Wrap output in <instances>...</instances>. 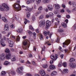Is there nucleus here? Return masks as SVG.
<instances>
[{
	"label": "nucleus",
	"instance_id": "obj_29",
	"mask_svg": "<svg viewBox=\"0 0 76 76\" xmlns=\"http://www.w3.org/2000/svg\"><path fill=\"white\" fill-rule=\"evenodd\" d=\"M63 72L65 73H68V72H69V70L67 69H65L63 70Z\"/></svg>",
	"mask_w": 76,
	"mask_h": 76
},
{
	"label": "nucleus",
	"instance_id": "obj_13",
	"mask_svg": "<svg viewBox=\"0 0 76 76\" xmlns=\"http://www.w3.org/2000/svg\"><path fill=\"white\" fill-rule=\"evenodd\" d=\"M0 59L1 60H5V54H2L0 56Z\"/></svg>",
	"mask_w": 76,
	"mask_h": 76
},
{
	"label": "nucleus",
	"instance_id": "obj_6",
	"mask_svg": "<svg viewBox=\"0 0 76 76\" xmlns=\"http://www.w3.org/2000/svg\"><path fill=\"white\" fill-rule=\"evenodd\" d=\"M23 69V68L22 66L18 68L17 69V73L19 74L21 73H22V69Z\"/></svg>",
	"mask_w": 76,
	"mask_h": 76
},
{
	"label": "nucleus",
	"instance_id": "obj_52",
	"mask_svg": "<svg viewBox=\"0 0 76 76\" xmlns=\"http://www.w3.org/2000/svg\"><path fill=\"white\" fill-rule=\"evenodd\" d=\"M4 31H8L9 30V27H6L5 29V27L4 28Z\"/></svg>",
	"mask_w": 76,
	"mask_h": 76
},
{
	"label": "nucleus",
	"instance_id": "obj_50",
	"mask_svg": "<svg viewBox=\"0 0 76 76\" xmlns=\"http://www.w3.org/2000/svg\"><path fill=\"white\" fill-rule=\"evenodd\" d=\"M44 48H42V51H45V46H44Z\"/></svg>",
	"mask_w": 76,
	"mask_h": 76
},
{
	"label": "nucleus",
	"instance_id": "obj_4",
	"mask_svg": "<svg viewBox=\"0 0 76 76\" xmlns=\"http://www.w3.org/2000/svg\"><path fill=\"white\" fill-rule=\"evenodd\" d=\"M51 25V22L49 20H47L46 22V29H47Z\"/></svg>",
	"mask_w": 76,
	"mask_h": 76
},
{
	"label": "nucleus",
	"instance_id": "obj_54",
	"mask_svg": "<svg viewBox=\"0 0 76 76\" xmlns=\"http://www.w3.org/2000/svg\"><path fill=\"white\" fill-rule=\"evenodd\" d=\"M47 1L48 0H43V1L44 3H47Z\"/></svg>",
	"mask_w": 76,
	"mask_h": 76
},
{
	"label": "nucleus",
	"instance_id": "obj_40",
	"mask_svg": "<svg viewBox=\"0 0 76 76\" xmlns=\"http://www.w3.org/2000/svg\"><path fill=\"white\" fill-rule=\"evenodd\" d=\"M72 28L74 30H75L76 29V24H75L72 27Z\"/></svg>",
	"mask_w": 76,
	"mask_h": 76
},
{
	"label": "nucleus",
	"instance_id": "obj_47",
	"mask_svg": "<svg viewBox=\"0 0 76 76\" xmlns=\"http://www.w3.org/2000/svg\"><path fill=\"white\" fill-rule=\"evenodd\" d=\"M58 31L59 32H63L64 31L63 30L61 29H58Z\"/></svg>",
	"mask_w": 76,
	"mask_h": 76
},
{
	"label": "nucleus",
	"instance_id": "obj_20",
	"mask_svg": "<svg viewBox=\"0 0 76 76\" xmlns=\"http://www.w3.org/2000/svg\"><path fill=\"white\" fill-rule=\"evenodd\" d=\"M24 20L25 21L24 22V23L25 24V25H26V23H27V22L28 23H29V22H30L29 20H28L26 18L24 19Z\"/></svg>",
	"mask_w": 76,
	"mask_h": 76
},
{
	"label": "nucleus",
	"instance_id": "obj_5",
	"mask_svg": "<svg viewBox=\"0 0 76 76\" xmlns=\"http://www.w3.org/2000/svg\"><path fill=\"white\" fill-rule=\"evenodd\" d=\"M50 57L53 60V61L56 60H57V59L58 58V54H55V56L53 55H51L50 56Z\"/></svg>",
	"mask_w": 76,
	"mask_h": 76
},
{
	"label": "nucleus",
	"instance_id": "obj_63",
	"mask_svg": "<svg viewBox=\"0 0 76 76\" xmlns=\"http://www.w3.org/2000/svg\"><path fill=\"white\" fill-rule=\"evenodd\" d=\"M64 51H65V53H67V52H68V50L66 49H64Z\"/></svg>",
	"mask_w": 76,
	"mask_h": 76
},
{
	"label": "nucleus",
	"instance_id": "obj_58",
	"mask_svg": "<svg viewBox=\"0 0 76 76\" xmlns=\"http://www.w3.org/2000/svg\"><path fill=\"white\" fill-rule=\"evenodd\" d=\"M64 12V9H63L62 10H61V13H63Z\"/></svg>",
	"mask_w": 76,
	"mask_h": 76
},
{
	"label": "nucleus",
	"instance_id": "obj_45",
	"mask_svg": "<svg viewBox=\"0 0 76 76\" xmlns=\"http://www.w3.org/2000/svg\"><path fill=\"white\" fill-rule=\"evenodd\" d=\"M32 20H35V19H36L35 18V17L34 16H33L32 17Z\"/></svg>",
	"mask_w": 76,
	"mask_h": 76
},
{
	"label": "nucleus",
	"instance_id": "obj_14",
	"mask_svg": "<svg viewBox=\"0 0 76 76\" xmlns=\"http://www.w3.org/2000/svg\"><path fill=\"white\" fill-rule=\"evenodd\" d=\"M11 59V61H16V58H15V57H13V56H12L11 55V56L10 57V59Z\"/></svg>",
	"mask_w": 76,
	"mask_h": 76
},
{
	"label": "nucleus",
	"instance_id": "obj_37",
	"mask_svg": "<svg viewBox=\"0 0 76 76\" xmlns=\"http://www.w3.org/2000/svg\"><path fill=\"white\" fill-rule=\"evenodd\" d=\"M0 10H1V11H4V9L3 8L2 6L1 5H0Z\"/></svg>",
	"mask_w": 76,
	"mask_h": 76
},
{
	"label": "nucleus",
	"instance_id": "obj_51",
	"mask_svg": "<svg viewBox=\"0 0 76 76\" xmlns=\"http://www.w3.org/2000/svg\"><path fill=\"white\" fill-rule=\"evenodd\" d=\"M4 39L5 40V41H8L9 39L8 38H6V37H4Z\"/></svg>",
	"mask_w": 76,
	"mask_h": 76
},
{
	"label": "nucleus",
	"instance_id": "obj_22",
	"mask_svg": "<svg viewBox=\"0 0 76 76\" xmlns=\"http://www.w3.org/2000/svg\"><path fill=\"white\" fill-rule=\"evenodd\" d=\"M62 26H64V28H66L67 27V25L65 23H61Z\"/></svg>",
	"mask_w": 76,
	"mask_h": 76
},
{
	"label": "nucleus",
	"instance_id": "obj_38",
	"mask_svg": "<svg viewBox=\"0 0 76 76\" xmlns=\"http://www.w3.org/2000/svg\"><path fill=\"white\" fill-rule=\"evenodd\" d=\"M5 29H6V28H9V25L8 24H6L4 25Z\"/></svg>",
	"mask_w": 76,
	"mask_h": 76
},
{
	"label": "nucleus",
	"instance_id": "obj_56",
	"mask_svg": "<svg viewBox=\"0 0 76 76\" xmlns=\"http://www.w3.org/2000/svg\"><path fill=\"white\" fill-rule=\"evenodd\" d=\"M66 18H67V19H69V18H70V15H66Z\"/></svg>",
	"mask_w": 76,
	"mask_h": 76
},
{
	"label": "nucleus",
	"instance_id": "obj_39",
	"mask_svg": "<svg viewBox=\"0 0 76 76\" xmlns=\"http://www.w3.org/2000/svg\"><path fill=\"white\" fill-rule=\"evenodd\" d=\"M29 29H31V30H32V31H34V28H33V27H32V26H30Z\"/></svg>",
	"mask_w": 76,
	"mask_h": 76
},
{
	"label": "nucleus",
	"instance_id": "obj_30",
	"mask_svg": "<svg viewBox=\"0 0 76 76\" xmlns=\"http://www.w3.org/2000/svg\"><path fill=\"white\" fill-rule=\"evenodd\" d=\"M63 66L64 67H66V66H67V63L64 62L63 63Z\"/></svg>",
	"mask_w": 76,
	"mask_h": 76
},
{
	"label": "nucleus",
	"instance_id": "obj_18",
	"mask_svg": "<svg viewBox=\"0 0 76 76\" xmlns=\"http://www.w3.org/2000/svg\"><path fill=\"white\" fill-rule=\"evenodd\" d=\"M8 73L9 74L11 73L12 75H16V72L15 71H12L11 72L9 71L8 72Z\"/></svg>",
	"mask_w": 76,
	"mask_h": 76
},
{
	"label": "nucleus",
	"instance_id": "obj_59",
	"mask_svg": "<svg viewBox=\"0 0 76 76\" xmlns=\"http://www.w3.org/2000/svg\"><path fill=\"white\" fill-rule=\"evenodd\" d=\"M29 57H32V54L30 53L28 55Z\"/></svg>",
	"mask_w": 76,
	"mask_h": 76
},
{
	"label": "nucleus",
	"instance_id": "obj_17",
	"mask_svg": "<svg viewBox=\"0 0 76 76\" xmlns=\"http://www.w3.org/2000/svg\"><path fill=\"white\" fill-rule=\"evenodd\" d=\"M26 8H27V9H26V11H28V12H31V11H32V9H33L34 8L33 7H32V8H28V7H26Z\"/></svg>",
	"mask_w": 76,
	"mask_h": 76
},
{
	"label": "nucleus",
	"instance_id": "obj_26",
	"mask_svg": "<svg viewBox=\"0 0 76 76\" xmlns=\"http://www.w3.org/2000/svg\"><path fill=\"white\" fill-rule=\"evenodd\" d=\"M9 61H5L4 63V65H5V66H7L8 64H9Z\"/></svg>",
	"mask_w": 76,
	"mask_h": 76
},
{
	"label": "nucleus",
	"instance_id": "obj_64",
	"mask_svg": "<svg viewBox=\"0 0 76 76\" xmlns=\"http://www.w3.org/2000/svg\"><path fill=\"white\" fill-rule=\"evenodd\" d=\"M53 60H51L50 61V63L51 64H53Z\"/></svg>",
	"mask_w": 76,
	"mask_h": 76
},
{
	"label": "nucleus",
	"instance_id": "obj_19",
	"mask_svg": "<svg viewBox=\"0 0 76 76\" xmlns=\"http://www.w3.org/2000/svg\"><path fill=\"white\" fill-rule=\"evenodd\" d=\"M34 1V0H28L27 1V3L28 4H29L30 3H33Z\"/></svg>",
	"mask_w": 76,
	"mask_h": 76
},
{
	"label": "nucleus",
	"instance_id": "obj_15",
	"mask_svg": "<svg viewBox=\"0 0 76 76\" xmlns=\"http://www.w3.org/2000/svg\"><path fill=\"white\" fill-rule=\"evenodd\" d=\"M50 69L51 70H54L56 69V66L53 65H51L50 66Z\"/></svg>",
	"mask_w": 76,
	"mask_h": 76
},
{
	"label": "nucleus",
	"instance_id": "obj_32",
	"mask_svg": "<svg viewBox=\"0 0 76 76\" xmlns=\"http://www.w3.org/2000/svg\"><path fill=\"white\" fill-rule=\"evenodd\" d=\"M48 67V65L47 64H45L43 65V68H47Z\"/></svg>",
	"mask_w": 76,
	"mask_h": 76
},
{
	"label": "nucleus",
	"instance_id": "obj_53",
	"mask_svg": "<svg viewBox=\"0 0 76 76\" xmlns=\"http://www.w3.org/2000/svg\"><path fill=\"white\" fill-rule=\"evenodd\" d=\"M63 57H64V54H62L61 55L60 57L62 59V58H63Z\"/></svg>",
	"mask_w": 76,
	"mask_h": 76
},
{
	"label": "nucleus",
	"instance_id": "obj_36",
	"mask_svg": "<svg viewBox=\"0 0 76 76\" xmlns=\"http://www.w3.org/2000/svg\"><path fill=\"white\" fill-rule=\"evenodd\" d=\"M70 40H69L66 42V43L67 44V45H69V44L70 43Z\"/></svg>",
	"mask_w": 76,
	"mask_h": 76
},
{
	"label": "nucleus",
	"instance_id": "obj_7",
	"mask_svg": "<svg viewBox=\"0 0 76 76\" xmlns=\"http://www.w3.org/2000/svg\"><path fill=\"white\" fill-rule=\"evenodd\" d=\"M39 73L42 76H45L46 74L45 71L43 70H41L39 71Z\"/></svg>",
	"mask_w": 76,
	"mask_h": 76
},
{
	"label": "nucleus",
	"instance_id": "obj_12",
	"mask_svg": "<svg viewBox=\"0 0 76 76\" xmlns=\"http://www.w3.org/2000/svg\"><path fill=\"white\" fill-rule=\"evenodd\" d=\"M2 7H3V8L4 9H7V10H9V7L7 6V4H3L2 5Z\"/></svg>",
	"mask_w": 76,
	"mask_h": 76
},
{
	"label": "nucleus",
	"instance_id": "obj_62",
	"mask_svg": "<svg viewBox=\"0 0 76 76\" xmlns=\"http://www.w3.org/2000/svg\"><path fill=\"white\" fill-rule=\"evenodd\" d=\"M76 11V8H74L72 10V12H73L74 11Z\"/></svg>",
	"mask_w": 76,
	"mask_h": 76
},
{
	"label": "nucleus",
	"instance_id": "obj_28",
	"mask_svg": "<svg viewBox=\"0 0 76 76\" xmlns=\"http://www.w3.org/2000/svg\"><path fill=\"white\" fill-rule=\"evenodd\" d=\"M23 30L22 29L20 28L18 29V30L17 31L18 32H20V33H22V31Z\"/></svg>",
	"mask_w": 76,
	"mask_h": 76
},
{
	"label": "nucleus",
	"instance_id": "obj_44",
	"mask_svg": "<svg viewBox=\"0 0 76 76\" xmlns=\"http://www.w3.org/2000/svg\"><path fill=\"white\" fill-rule=\"evenodd\" d=\"M63 65L61 62H60L58 64V67H61Z\"/></svg>",
	"mask_w": 76,
	"mask_h": 76
},
{
	"label": "nucleus",
	"instance_id": "obj_24",
	"mask_svg": "<svg viewBox=\"0 0 76 76\" xmlns=\"http://www.w3.org/2000/svg\"><path fill=\"white\" fill-rule=\"evenodd\" d=\"M53 16V13L51 12L49 15H46V16L47 18H48L50 16Z\"/></svg>",
	"mask_w": 76,
	"mask_h": 76
},
{
	"label": "nucleus",
	"instance_id": "obj_48",
	"mask_svg": "<svg viewBox=\"0 0 76 76\" xmlns=\"http://www.w3.org/2000/svg\"><path fill=\"white\" fill-rule=\"evenodd\" d=\"M38 10L39 11H41L42 10V7L40 6V7L38 9Z\"/></svg>",
	"mask_w": 76,
	"mask_h": 76
},
{
	"label": "nucleus",
	"instance_id": "obj_41",
	"mask_svg": "<svg viewBox=\"0 0 76 76\" xmlns=\"http://www.w3.org/2000/svg\"><path fill=\"white\" fill-rule=\"evenodd\" d=\"M43 34H44L45 36H47V32H46V31H44L43 32Z\"/></svg>",
	"mask_w": 76,
	"mask_h": 76
},
{
	"label": "nucleus",
	"instance_id": "obj_57",
	"mask_svg": "<svg viewBox=\"0 0 76 76\" xmlns=\"http://www.w3.org/2000/svg\"><path fill=\"white\" fill-rule=\"evenodd\" d=\"M66 11L68 12V13H70V12L71 11L70 10H69V9H67Z\"/></svg>",
	"mask_w": 76,
	"mask_h": 76
},
{
	"label": "nucleus",
	"instance_id": "obj_43",
	"mask_svg": "<svg viewBox=\"0 0 76 76\" xmlns=\"http://www.w3.org/2000/svg\"><path fill=\"white\" fill-rule=\"evenodd\" d=\"M15 17L16 20H18V19H19V16H18V15H15Z\"/></svg>",
	"mask_w": 76,
	"mask_h": 76
},
{
	"label": "nucleus",
	"instance_id": "obj_35",
	"mask_svg": "<svg viewBox=\"0 0 76 76\" xmlns=\"http://www.w3.org/2000/svg\"><path fill=\"white\" fill-rule=\"evenodd\" d=\"M6 72H5V71H2L1 72V75H6Z\"/></svg>",
	"mask_w": 76,
	"mask_h": 76
},
{
	"label": "nucleus",
	"instance_id": "obj_49",
	"mask_svg": "<svg viewBox=\"0 0 76 76\" xmlns=\"http://www.w3.org/2000/svg\"><path fill=\"white\" fill-rule=\"evenodd\" d=\"M37 3H40L41 1V0H36Z\"/></svg>",
	"mask_w": 76,
	"mask_h": 76
},
{
	"label": "nucleus",
	"instance_id": "obj_34",
	"mask_svg": "<svg viewBox=\"0 0 76 76\" xmlns=\"http://www.w3.org/2000/svg\"><path fill=\"white\" fill-rule=\"evenodd\" d=\"M28 33L29 35H30V36L32 35V32L29 30L28 31Z\"/></svg>",
	"mask_w": 76,
	"mask_h": 76
},
{
	"label": "nucleus",
	"instance_id": "obj_31",
	"mask_svg": "<svg viewBox=\"0 0 76 76\" xmlns=\"http://www.w3.org/2000/svg\"><path fill=\"white\" fill-rule=\"evenodd\" d=\"M40 40H43V39H44V38H43V35H40Z\"/></svg>",
	"mask_w": 76,
	"mask_h": 76
},
{
	"label": "nucleus",
	"instance_id": "obj_23",
	"mask_svg": "<svg viewBox=\"0 0 76 76\" xmlns=\"http://www.w3.org/2000/svg\"><path fill=\"white\" fill-rule=\"evenodd\" d=\"M30 14H31V12H29L27 13V15H26V17L27 19L29 18V16H30Z\"/></svg>",
	"mask_w": 76,
	"mask_h": 76
},
{
	"label": "nucleus",
	"instance_id": "obj_1",
	"mask_svg": "<svg viewBox=\"0 0 76 76\" xmlns=\"http://www.w3.org/2000/svg\"><path fill=\"white\" fill-rule=\"evenodd\" d=\"M23 44L24 45V47H23V50H28V48H29L30 45L28 43L27 41H24L23 42Z\"/></svg>",
	"mask_w": 76,
	"mask_h": 76
},
{
	"label": "nucleus",
	"instance_id": "obj_27",
	"mask_svg": "<svg viewBox=\"0 0 76 76\" xmlns=\"http://www.w3.org/2000/svg\"><path fill=\"white\" fill-rule=\"evenodd\" d=\"M32 34L33 35V38L34 39H35L36 38V33L35 32H33Z\"/></svg>",
	"mask_w": 76,
	"mask_h": 76
},
{
	"label": "nucleus",
	"instance_id": "obj_2",
	"mask_svg": "<svg viewBox=\"0 0 76 76\" xmlns=\"http://www.w3.org/2000/svg\"><path fill=\"white\" fill-rule=\"evenodd\" d=\"M5 52L7 53L6 54V58L7 59H10V57L11 56V53H10V50L8 48H7L5 50Z\"/></svg>",
	"mask_w": 76,
	"mask_h": 76
},
{
	"label": "nucleus",
	"instance_id": "obj_10",
	"mask_svg": "<svg viewBox=\"0 0 76 76\" xmlns=\"http://www.w3.org/2000/svg\"><path fill=\"white\" fill-rule=\"evenodd\" d=\"M69 66L72 68H75L76 67V64L74 63H71L69 64Z\"/></svg>",
	"mask_w": 76,
	"mask_h": 76
},
{
	"label": "nucleus",
	"instance_id": "obj_11",
	"mask_svg": "<svg viewBox=\"0 0 76 76\" xmlns=\"http://www.w3.org/2000/svg\"><path fill=\"white\" fill-rule=\"evenodd\" d=\"M0 42L1 45L2 47H5V46H6V44L4 43V40L1 39L0 40Z\"/></svg>",
	"mask_w": 76,
	"mask_h": 76
},
{
	"label": "nucleus",
	"instance_id": "obj_46",
	"mask_svg": "<svg viewBox=\"0 0 76 76\" xmlns=\"http://www.w3.org/2000/svg\"><path fill=\"white\" fill-rule=\"evenodd\" d=\"M3 20L4 21V22H7V20L5 18H4L3 19Z\"/></svg>",
	"mask_w": 76,
	"mask_h": 76
},
{
	"label": "nucleus",
	"instance_id": "obj_3",
	"mask_svg": "<svg viewBox=\"0 0 76 76\" xmlns=\"http://www.w3.org/2000/svg\"><path fill=\"white\" fill-rule=\"evenodd\" d=\"M14 7L18 10H21V7L20 6V5L18 4H15L14 5Z\"/></svg>",
	"mask_w": 76,
	"mask_h": 76
},
{
	"label": "nucleus",
	"instance_id": "obj_60",
	"mask_svg": "<svg viewBox=\"0 0 76 76\" xmlns=\"http://www.w3.org/2000/svg\"><path fill=\"white\" fill-rule=\"evenodd\" d=\"M62 6L63 8H66V6H65V5L64 4H62Z\"/></svg>",
	"mask_w": 76,
	"mask_h": 76
},
{
	"label": "nucleus",
	"instance_id": "obj_33",
	"mask_svg": "<svg viewBox=\"0 0 76 76\" xmlns=\"http://www.w3.org/2000/svg\"><path fill=\"white\" fill-rule=\"evenodd\" d=\"M75 61V59L73 58H71L70 60H69V61L70 62H72V61Z\"/></svg>",
	"mask_w": 76,
	"mask_h": 76
},
{
	"label": "nucleus",
	"instance_id": "obj_61",
	"mask_svg": "<svg viewBox=\"0 0 76 76\" xmlns=\"http://www.w3.org/2000/svg\"><path fill=\"white\" fill-rule=\"evenodd\" d=\"M65 22H66V23H68V22H69V20H68V19H66L64 21Z\"/></svg>",
	"mask_w": 76,
	"mask_h": 76
},
{
	"label": "nucleus",
	"instance_id": "obj_9",
	"mask_svg": "<svg viewBox=\"0 0 76 76\" xmlns=\"http://www.w3.org/2000/svg\"><path fill=\"white\" fill-rule=\"evenodd\" d=\"M8 43L9 44V45L10 47H13L14 45L13 41H12L11 40H10L8 41Z\"/></svg>",
	"mask_w": 76,
	"mask_h": 76
},
{
	"label": "nucleus",
	"instance_id": "obj_55",
	"mask_svg": "<svg viewBox=\"0 0 76 76\" xmlns=\"http://www.w3.org/2000/svg\"><path fill=\"white\" fill-rule=\"evenodd\" d=\"M61 15H57V17L58 18H61Z\"/></svg>",
	"mask_w": 76,
	"mask_h": 76
},
{
	"label": "nucleus",
	"instance_id": "obj_25",
	"mask_svg": "<svg viewBox=\"0 0 76 76\" xmlns=\"http://www.w3.org/2000/svg\"><path fill=\"white\" fill-rule=\"evenodd\" d=\"M56 74H57V72L54 71L52 72V73L51 74V76H54V75H56Z\"/></svg>",
	"mask_w": 76,
	"mask_h": 76
},
{
	"label": "nucleus",
	"instance_id": "obj_21",
	"mask_svg": "<svg viewBox=\"0 0 76 76\" xmlns=\"http://www.w3.org/2000/svg\"><path fill=\"white\" fill-rule=\"evenodd\" d=\"M48 7L49 10H50V11L52 10L53 9V7H52V6L49 5L48 6Z\"/></svg>",
	"mask_w": 76,
	"mask_h": 76
},
{
	"label": "nucleus",
	"instance_id": "obj_16",
	"mask_svg": "<svg viewBox=\"0 0 76 76\" xmlns=\"http://www.w3.org/2000/svg\"><path fill=\"white\" fill-rule=\"evenodd\" d=\"M54 7L55 9H60V7L59 4H56L54 5Z\"/></svg>",
	"mask_w": 76,
	"mask_h": 76
},
{
	"label": "nucleus",
	"instance_id": "obj_42",
	"mask_svg": "<svg viewBox=\"0 0 76 76\" xmlns=\"http://www.w3.org/2000/svg\"><path fill=\"white\" fill-rule=\"evenodd\" d=\"M20 41V37H18L16 39V42H18V41Z\"/></svg>",
	"mask_w": 76,
	"mask_h": 76
},
{
	"label": "nucleus",
	"instance_id": "obj_8",
	"mask_svg": "<svg viewBox=\"0 0 76 76\" xmlns=\"http://www.w3.org/2000/svg\"><path fill=\"white\" fill-rule=\"evenodd\" d=\"M45 25V21L44 20L41 21L39 23V26L41 27V26H44Z\"/></svg>",
	"mask_w": 76,
	"mask_h": 76
}]
</instances>
